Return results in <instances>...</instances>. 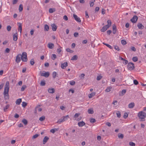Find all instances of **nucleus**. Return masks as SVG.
<instances>
[{
	"label": "nucleus",
	"instance_id": "0eeeda50",
	"mask_svg": "<svg viewBox=\"0 0 146 146\" xmlns=\"http://www.w3.org/2000/svg\"><path fill=\"white\" fill-rule=\"evenodd\" d=\"M73 16L74 19L76 21L79 22H81V20L80 18L78 17L77 15L74 14Z\"/></svg>",
	"mask_w": 146,
	"mask_h": 146
},
{
	"label": "nucleus",
	"instance_id": "680f3d73",
	"mask_svg": "<svg viewBox=\"0 0 146 146\" xmlns=\"http://www.w3.org/2000/svg\"><path fill=\"white\" fill-rule=\"evenodd\" d=\"M133 82L134 84L136 85H137L138 84V82L137 80H134Z\"/></svg>",
	"mask_w": 146,
	"mask_h": 146
},
{
	"label": "nucleus",
	"instance_id": "dca6fc26",
	"mask_svg": "<svg viewBox=\"0 0 146 146\" xmlns=\"http://www.w3.org/2000/svg\"><path fill=\"white\" fill-rule=\"evenodd\" d=\"M48 91L49 93L53 94L54 92L55 91V90L53 88H50L48 89Z\"/></svg>",
	"mask_w": 146,
	"mask_h": 146
},
{
	"label": "nucleus",
	"instance_id": "4be33fe9",
	"mask_svg": "<svg viewBox=\"0 0 146 146\" xmlns=\"http://www.w3.org/2000/svg\"><path fill=\"white\" fill-rule=\"evenodd\" d=\"M107 22L108 23V25H106L107 26V28H109L111 26V21L110 20H108Z\"/></svg>",
	"mask_w": 146,
	"mask_h": 146
},
{
	"label": "nucleus",
	"instance_id": "f03ea898",
	"mask_svg": "<svg viewBox=\"0 0 146 146\" xmlns=\"http://www.w3.org/2000/svg\"><path fill=\"white\" fill-rule=\"evenodd\" d=\"M137 116L140 119H141L142 121H143L144 120L143 119L146 117V113L143 111H141L138 113Z\"/></svg>",
	"mask_w": 146,
	"mask_h": 146
},
{
	"label": "nucleus",
	"instance_id": "052dcab7",
	"mask_svg": "<svg viewBox=\"0 0 146 146\" xmlns=\"http://www.w3.org/2000/svg\"><path fill=\"white\" fill-rule=\"evenodd\" d=\"M126 92V90H123L121 91V94H122V95H124L125 93Z\"/></svg>",
	"mask_w": 146,
	"mask_h": 146
},
{
	"label": "nucleus",
	"instance_id": "2eb2a0df",
	"mask_svg": "<svg viewBox=\"0 0 146 146\" xmlns=\"http://www.w3.org/2000/svg\"><path fill=\"white\" fill-rule=\"evenodd\" d=\"M137 26L138 28L139 29H143L144 27V26L141 23H138L137 24Z\"/></svg>",
	"mask_w": 146,
	"mask_h": 146
},
{
	"label": "nucleus",
	"instance_id": "79ce46f5",
	"mask_svg": "<svg viewBox=\"0 0 146 146\" xmlns=\"http://www.w3.org/2000/svg\"><path fill=\"white\" fill-rule=\"evenodd\" d=\"M88 112L89 114H92L94 113V111L93 110L89 109L88 110Z\"/></svg>",
	"mask_w": 146,
	"mask_h": 146
},
{
	"label": "nucleus",
	"instance_id": "6e6d98bb",
	"mask_svg": "<svg viewBox=\"0 0 146 146\" xmlns=\"http://www.w3.org/2000/svg\"><path fill=\"white\" fill-rule=\"evenodd\" d=\"M128 116V115L126 113H125L123 116V117L125 119H126Z\"/></svg>",
	"mask_w": 146,
	"mask_h": 146
},
{
	"label": "nucleus",
	"instance_id": "bb28decb",
	"mask_svg": "<svg viewBox=\"0 0 146 146\" xmlns=\"http://www.w3.org/2000/svg\"><path fill=\"white\" fill-rule=\"evenodd\" d=\"M64 121V120H63V118L62 117L61 118V119H59L58 120V121L57 122V123H58L59 124H60L62 122Z\"/></svg>",
	"mask_w": 146,
	"mask_h": 146
},
{
	"label": "nucleus",
	"instance_id": "5fc2aeb1",
	"mask_svg": "<svg viewBox=\"0 0 146 146\" xmlns=\"http://www.w3.org/2000/svg\"><path fill=\"white\" fill-rule=\"evenodd\" d=\"M27 105V103L25 102H23L22 103V106L23 107H25Z\"/></svg>",
	"mask_w": 146,
	"mask_h": 146
},
{
	"label": "nucleus",
	"instance_id": "4c0bfd02",
	"mask_svg": "<svg viewBox=\"0 0 146 146\" xmlns=\"http://www.w3.org/2000/svg\"><path fill=\"white\" fill-rule=\"evenodd\" d=\"M95 1V0H94L93 1H90V7H92L94 5V2Z\"/></svg>",
	"mask_w": 146,
	"mask_h": 146
},
{
	"label": "nucleus",
	"instance_id": "c85d7f7f",
	"mask_svg": "<svg viewBox=\"0 0 146 146\" xmlns=\"http://www.w3.org/2000/svg\"><path fill=\"white\" fill-rule=\"evenodd\" d=\"M118 136L119 138H121V139H122L124 136L123 135V134L120 133H118Z\"/></svg>",
	"mask_w": 146,
	"mask_h": 146
},
{
	"label": "nucleus",
	"instance_id": "9d476101",
	"mask_svg": "<svg viewBox=\"0 0 146 146\" xmlns=\"http://www.w3.org/2000/svg\"><path fill=\"white\" fill-rule=\"evenodd\" d=\"M68 66V63L67 62H65L64 63L61 64V67L62 68L64 69L66 68V67Z\"/></svg>",
	"mask_w": 146,
	"mask_h": 146
},
{
	"label": "nucleus",
	"instance_id": "4d7b16f0",
	"mask_svg": "<svg viewBox=\"0 0 146 146\" xmlns=\"http://www.w3.org/2000/svg\"><path fill=\"white\" fill-rule=\"evenodd\" d=\"M121 42L122 44L123 45H125L127 43L126 41L124 40H121Z\"/></svg>",
	"mask_w": 146,
	"mask_h": 146
},
{
	"label": "nucleus",
	"instance_id": "a878e982",
	"mask_svg": "<svg viewBox=\"0 0 146 146\" xmlns=\"http://www.w3.org/2000/svg\"><path fill=\"white\" fill-rule=\"evenodd\" d=\"M78 57L77 55H75L72 56L71 60H76L77 59Z\"/></svg>",
	"mask_w": 146,
	"mask_h": 146
},
{
	"label": "nucleus",
	"instance_id": "c03bdc74",
	"mask_svg": "<svg viewBox=\"0 0 146 146\" xmlns=\"http://www.w3.org/2000/svg\"><path fill=\"white\" fill-rule=\"evenodd\" d=\"M45 119V117L44 116H42L41 117L39 118V120L40 121H42Z\"/></svg>",
	"mask_w": 146,
	"mask_h": 146
},
{
	"label": "nucleus",
	"instance_id": "72a5a7b5",
	"mask_svg": "<svg viewBox=\"0 0 146 146\" xmlns=\"http://www.w3.org/2000/svg\"><path fill=\"white\" fill-rule=\"evenodd\" d=\"M57 75L56 72H54L52 74V77L54 78H56V75Z\"/></svg>",
	"mask_w": 146,
	"mask_h": 146
},
{
	"label": "nucleus",
	"instance_id": "69168bd1",
	"mask_svg": "<svg viewBox=\"0 0 146 146\" xmlns=\"http://www.w3.org/2000/svg\"><path fill=\"white\" fill-rule=\"evenodd\" d=\"M131 49L132 51H133L134 52L136 50L135 48L133 46H131Z\"/></svg>",
	"mask_w": 146,
	"mask_h": 146
},
{
	"label": "nucleus",
	"instance_id": "2f4dec72",
	"mask_svg": "<svg viewBox=\"0 0 146 146\" xmlns=\"http://www.w3.org/2000/svg\"><path fill=\"white\" fill-rule=\"evenodd\" d=\"M22 122L25 125H26L27 124L28 122L27 120L25 119H23L22 121Z\"/></svg>",
	"mask_w": 146,
	"mask_h": 146
},
{
	"label": "nucleus",
	"instance_id": "8fccbe9b",
	"mask_svg": "<svg viewBox=\"0 0 146 146\" xmlns=\"http://www.w3.org/2000/svg\"><path fill=\"white\" fill-rule=\"evenodd\" d=\"M11 27L10 25H8L7 27V29L8 31H9L11 30Z\"/></svg>",
	"mask_w": 146,
	"mask_h": 146
},
{
	"label": "nucleus",
	"instance_id": "f3484780",
	"mask_svg": "<svg viewBox=\"0 0 146 146\" xmlns=\"http://www.w3.org/2000/svg\"><path fill=\"white\" fill-rule=\"evenodd\" d=\"M135 106V103L134 102H131L128 105V108H132Z\"/></svg>",
	"mask_w": 146,
	"mask_h": 146
},
{
	"label": "nucleus",
	"instance_id": "774afa93",
	"mask_svg": "<svg viewBox=\"0 0 146 146\" xmlns=\"http://www.w3.org/2000/svg\"><path fill=\"white\" fill-rule=\"evenodd\" d=\"M114 48L117 51H119V49L118 46H114Z\"/></svg>",
	"mask_w": 146,
	"mask_h": 146
},
{
	"label": "nucleus",
	"instance_id": "393cba45",
	"mask_svg": "<svg viewBox=\"0 0 146 146\" xmlns=\"http://www.w3.org/2000/svg\"><path fill=\"white\" fill-rule=\"evenodd\" d=\"M56 11L55 8H50L49 10V12L50 13H52Z\"/></svg>",
	"mask_w": 146,
	"mask_h": 146
},
{
	"label": "nucleus",
	"instance_id": "1a4fd4ad",
	"mask_svg": "<svg viewBox=\"0 0 146 146\" xmlns=\"http://www.w3.org/2000/svg\"><path fill=\"white\" fill-rule=\"evenodd\" d=\"M47 46L49 48L52 49L54 47V44L50 42L48 44Z\"/></svg>",
	"mask_w": 146,
	"mask_h": 146
},
{
	"label": "nucleus",
	"instance_id": "4468645a",
	"mask_svg": "<svg viewBox=\"0 0 146 146\" xmlns=\"http://www.w3.org/2000/svg\"><path fill=\"white\" fill-rule=\"evenodd\" d=\"M78 125L79 127H81L85 125V123L83 121L79 122L78 123Z\"/></svg>",
	"mask_w": 146,
	"mask_h": 146
},
{
	"label": "nucleus",
	"instance_id": "e433bc0d",
	"mask_svg": "<svg viewBox=\"0 0 146 146\" xmlns=\"http://www.w3.org/2000/svg\"><path fill=\"white\" fill-rule=\"evenodd\" d=\"M26 87L27 86L25 85H23L21 88V91H24Z\"/></svg>",
	"mask_w": 146,
	"mask_h": 146
},
{
	"label": "nucleus",
	"instance_id": "09e8293b",
	"mask_svg": "<svg viewBox=\"0 0 146 146\" xmlns=\"http://www.w3.org/2000/svg\"><path fill=\"white\" fill-rule=\"evenodd\" d=\"M70 83V85H72V86H73V85H74L75 84V82L74 81H71L70 82V83Z\"/></svg>",
	"mask_w": 146,
	"mask_h": 146
},
{
	"label": "nucleus",
	"instance_id": "3c124183",
	"mask_svg": "<svg viewBox=\"0 0 146 146\" xmlns=\"http://www.w3.org/2000/svg\"><path fill=\"white\" fill-rule=\"evenodd\" d=\"M102 76L100 75L98 76L97 77V80H100L102 78Z\"/></svg>",
	"mask_w": 146,
	"mask_h": 146
},
{
	"label": "nucleus",
	"instance_id": "37998d69",
	"mask_svg": "<svg viewBox=\"0 0 146 146\" xmlns=\"http://www.w3.org/2000/svg\"><path fill=\"white\" fill-rule=\"evenodd\" d=\"M90 122L91 123H94L96 122V120L94 118H90Z\"/></svg>",
	"mask_w": 146,
	"mask_h": 146
},
{
	"label": "nucleus",
	"instance_id": "864d4df0",
	"mask_svg": "<svg viewBox=\"0 0 146 146\" xmlns=\"http://www.w3.org/2000/svg\"><path fill=\"white\" fill-rule=\"evenodd\" d=\"M129 145L131 146H135V144L132 142H130L129 143Z\"/></svg>",
	"mask_w": 146,
	"mask_h": 146
},
{
	"label": "nucleus",
	"instance_id": "ddd939ff",
	"mask_svg": "<svg viewBox=\"0 0 146 146\" xmlns=\"http://www.w3.org/2000/svg\"><path fill=\"white\" fill-rule=\"evenodd\" d=\"M52 27V30L53 31H56V30L57 27L54 24H53L51 25Z\"/></svg>",
	"mask_w": 146,
	"mask_h": 146
},
{
	"label": "nucleus",
	"instance_id": "7ed1b4c3",
	"mask_svg": "<svg viewBox=\"0 0 146 146\" xmlns=\"http://www.w3.org/2000/svg\"><path fill=\"white\" fill-rule=\"evenodd\" d=\"M21 59L23 61L26 62L27 61L28 59L27 58V54L26 52H24L22 53L21 55Z\"/></svg>",
	"mask_w": 146,
	"mask_h": 146
},
{
	"label": "nucleus",
	"instance_id": "aec40b11",
	"mask_svg": "<svg viewBox=\"0 0 146 146\" xmlns=\"http://www.w3.org/2000/svg\"><path fill=\"white\" fill-rule=\"evenodd\" d=\"M22 102V99L21 98H19L16 100L15 102L16 104L17 105H19Z\"/></svg>",
	"mask_w": 146,
	"mask_h": 146
},
{
	"label": "nucleus",
	"instance_id": "f8f14e48",
	"mask_svg": "<svg viewBox=\"0 0 146 146\" xmlns=\"http://www.w3.org/2000/svg\"><path fill=\"white\" fill-rule=\"evenodd\" d=\"M49 138L47 136H45L44 138L43 141V144H45L48 141V140L49 139Z\"/></svg>",
	"mask_w": 146,
	"mask_h": 146
},
{
	"label": "nucleus",
	"instance_id": "bf43d9fd",
	"mask_svg": "<svg viewBox=\"0 0 146 146\" xmlns=\"http://www.w3.org/2000/svg\"><path fill=\"white\" fill-rule=\"evenodd\" d=\"M80 115V113H76L74 115V117L75 118H77L78 116Z\"/></svg>",
	"mask_w": 146,
	"mask_h": 146
},
{
	"label": "nucleus",
	"instance_id": "473e14b6",
	"mask_svg": "<svg viewBox=\"0 0 146 146\" xmlns=\"http://www.w3.org/2000/svg\"><path fill=\"white\" fill-rule=\"evenodd\" d=\"M117 117L118 118H120L121 116L120 112L119 111H117L116 113Z\"/></svg>",
	"mask_w": 146,
	"mask_h": 146
},
{
	"label": "nucleus",
	"instance_id": "e2e57ef3",
	"mask_svg": "<svg viewBox=\"0 0 146 146\" xmlns=\"http://www.w3.org/2000/svg\"><path fill=\"white\" fill-rule=\"evenodd\" d=\"M39 136V135L37 134H36L34 135L33 137V139H35L36 138Z\"/></svg>",
	"mask_w": 146,
	"mask_h": 146
},
{
	"label": "nucleus",
	"instance_id": "c9c22d12",
	"mask_svg": "<svg viewBox=\"0 0 146 146\" xmlns=\"http://www.w3.org/2000/svg\"><path fill=\"white\" fill-rule=\"evenodd\" d=\"M30 63L31 65H33L35 63L34 60L32 59L30 61Z\"/></svg>",
	"mask_w": 146,
	"mask_h": 146
},
{
	"label": "nucleus",
	"instance_id": "b1692460",
	"mask_svg": "<svg viewBox=\"0 0 146 146\" xmlns=\"http://www.w3.org/2000/svg\"><path fill=\"white\" fill-rule=\"evenodd\" d=\"M95 95V92H92L91 94H89L88 97L89 98H91L94 96Z\"/></svg>",
	"mask_w": 146,
	"mask_h": 146
},
{
	"label": "nucleus",
	"instance_id": "a18cd8bd",
	"mask_svg": "<svg viewBox=\"0 0 146 146\" xmlns=\"http://www.w3.org/2000/svg\"><path fill=\"white\" fill-rule=\"evenodd\" d=\"M56 57V56L55 54H52L51 58L53 60H54Z\"/></svg>",
	"mask_w": 146,
	"mask_h": 146
},
{
	"label": "nucleus",
	"instance_id": "a19ab883",
	"mask_svg": "<svg viewBox=\"0 0 146 146\" xmlns=\"http://www.w3.org/2000/svg\"><path fill=\"white\" fill-rule=\"evenodd\" d=\"M9 107V104L7 105L4 108L3 110L4 111H6V110Z\"/></svg>",
	"mask_w": 146,
	"mask_h": 146
},
{
	"label": "nucleus",
	"instance_id": "338daca9",
	"mask_svg": "<svg viewBox=\"0 0 146 146\" xmlns=\"http://www.w3.org/2000/svg\"><path fill=\"white\" fill-rule=\"evenodd\" d=\"M100 8L99 7H96L95 8V12H98Z\"/></svg>",
	"mask_w": 146,
	"mask_h": 146
},
{
	"label": "nucleus",
	"instance_id": "58836bf2",
	"mask_svg": "<svg viewBox=\"0 0 146 146\" xmlns=\"http://www.w3.org/2000/svg\"><path fill=\"white\" fill-rule=\"evenodd\" d=\"M132 60L134 62H136L138 60V58L137 56L134 57L132 58Z\"/></svg>",
	"mask_w": 146,
	"mask_h": 146
},
{
	"label": "nucleus",
	"instance_id": "5701e85b",
	"mask_svg": "<svg viewBox=\"0 0 146 146\" xmlns=\"http://www.w3.org/2000/svg\"><path fill=\"white\" fill-rule=\"evenodd\" d=\"M59 129V128L52 129L50 130V132L53 133H54L56 131H58Z\"/></svg>",
	"mask_w": 146,
	"mask_h": 146
},
{
	"label": "nucleus",
	"instance_id": "20e7f679",
	"mask_svg": "<svg viewBox=\"0 0 146 146\" xmlns=\"http://www.w3.org/2000/svg\"><path fill=\"white\" fill-rule=\"evenodd\" d=\"M127 68L129 70H133L135 68L134 64L132 62L129 63L127 65Z\"/></svg>",
	"mask_w": 146,
	"mask_h": 146
},
{
	"label": "nucleus",
	"instance_id": "9b49d317",
	"mask_svg": "<svg viewBox=\"0 0 146 146\" xmlns=\"http://www.w3.org/2000/svg\"><path fill=\"white\" fill-rule=\"evenodd\" d=\"M113 33V34H115L117 31V28L116 25L114 24L112 26Z\"/></svg>",
	"mask_w": 146,
	"mask_h": 146
},
{
	"label": "nucleus",
	"instance_id": "f257e3e1",
	"mask_svg": "<svg viewBox=\"0 0 146 146\" xmlns=\"http://www.w3.org/2000/svg\"><path fill=\"white\" fill-rule=\"evenodd\" d=\"M9 81H7L5 85L3 93V95L5 100L8 99L9 98V96L8 94L9 88Z\"/></svg>",
	"mask_w": 146,
	"mask_h": 146
},
{
	"label": "nucleus",
	"instance_id": "0e129e2a",
	"mask_svg": "<svg viewBox=\"0 0 146 146\" xmlns=\"http://www.w3.org/2000/svg\"><path fill=\"white\" fill-rule=\"evenodd\" d=\"M74 36L75 37H76L78 36V33H74Z\"/></svg>",
	"mask_w": 146,
	"mask_h": 146
},
{
	"label": "nucleus",
	"instance_id": "ea45409f",
	"mask_svg": "<svg viewBox=\"0 0 146 146\" xmlns=\"http://www.w3.org/2000/svg\"><path fill=\"white\" fill-rule=\"evenodd\" d=\"M23 10V7L22 4H20L19 7V10L20 11H22Z\"/></svg>",
	"mask_w": 146,
	"mask_h": 146
},
{
	"label": "nucleus",
	"instance_id": "49530a36",
	"mask_svg": "<svg viewBox=\"0 0 146 146\" xmlns=\"http://www.w3.org/2000/svg\"><path fill=\"white\" fill-rule=\"evenodd\" d=\"M111 87H108L105 90L106 92H108L111 91Z\"/></svg>",
	"mask_w": 146,
	"mask_h": 146
},
{
	"label": "nucleus",
	"instance_id": "39448f33",
	"mask_svg": "<svg viewBox=\"0 0 146 146\" xmlns=\"http://www.w3.org/2000/svg\"><path fill=\"white\" fill-rule=\"evenodd\" d=\"M21 54H18L16 57L15 61L17 63H19L21 59Z\"/></svg>",
	"mask_w": 146,
	"mask_h": 146
},
{
	"label": "nucleus",
	"instance_id": "f704fd0d",
	"mask_svg": "<svg viewBox=\"0 0 146 146\" xmlns=\"http://www.w3.org/2000/svg\"><path fill=\"white\" fill-rule=\"evenodd\" d=\"M103 44H104L105 45H106L107 47L109 48H110L111 49H112V47L111 45H109V44H107L106 43H103Z\"/></svg>",
	"mask_w": 146,
	"mask_h": 146
},
{
	"label": "nucleus",
	"instance_id": "a211bd4d",
	"mask_svg": "<svg viewBox=\"0 0 146 146\" xmlns=\"http://www.w3.org/2000/svg\"><path fill=\"white\" fill-rule=\"evenodd\" d=\"M19 26L18 30H20V33H21L22 30V24L20 23H18Z\"/></svg>",
	"mask_w": 146,
	"mask_h": 146
},
{
	"label": "nucleus",
	"instance_id": "603ef678",
	"mask_svg": "<svg viewBox=\"0 0 146 146\" xmlns=\"http://www.w3.org/2000/svg\"><path fill=\"white\" fill-rule=\"evenodd\" d=\"M60 48H58L57 50V52L58 53H60V52L62 51V50L61 48H62L59 46Z\"/></svg>",
	"mask_w": 146,
	"mask_h": 146
},
{
	"label": "nucleus",
	"instance_id": "cd10ccee",
	"mask_svg": "<svg viewBox=\"0 0 146 146\" xmlns=\"http://www.w3.org/2000/svg\"><path fill=\"white\" fill-rule=\"evenodd\" d=\"M49 29L48 26L47 25H45L44 27V30L48 31Z\"/></svg>",
	"mask_w": 146,
	"mask_h": 146
},
{
	"label": "nucleus",
	"instance_id": "6e6552de",
	"mask_svg": "<svg viewBox=\"0 0 146 146\" xmlns=\"http://www.w3.org/2000/svg\"><path fill=\"white\" fill-rule=\"evenodd\" d=\"M44 72V73H42L41 74V76H44L46 78H47L49 76V72Z\"/></svg>",
	"mask_w": 146,
	"mask_h": 146
},
{
	"label": "nucleus",
	"instance_id": "6ab92c4d",
	"mask_svg": "<svg viewBox=\"0 0 146 146\" xmlns=\"http://www.w3.org/2000/svg\"><path fill=\"white\" fill-rule=\"evenodd\" d=\"M13 40L15 41H17V33L14 34L13 35Z\"/></svg>",
	"mask_w": 146,
	"mask_h": 146
},
{
	"label": "nucleus",
	"instance_id": "de8ad7c7",
	"mask_svg": "<svg viewBox=\"0 0 146 146\" xmlns=\"http://www.w3.org/2000/svg\"><path fill=\"white\" fill-rule=\"evenodd\" d=\"M40 107V105H38L35 108V110L34 112H35V114L37 113V109H36L37 108H39V107Z\"/></svg>",
	"mask_w": 146,
	"mask_h": 146
},
{
	"label": "nucleus",
	"instance_id": "13d9d810",
	"mask_svg": "<svg viewBox=\"0 0 146 146\" xmlns=\"http://www.w3.org/2000/svg\"><path fill=\"white\" fill-rule=\"evenodd\" d=\"M66 51L67 52H69L70 53H72L73 51L72 50H70V48H68L66 49Z\"/></svg>",
	"mask_w": 146,
	"mask_h": 146
},
{
	"label": "nucleus",
	"instance_id": "412c9836",
	"mask_svg": "<svg viewBox=\"0 0 146 146\" xmlns=\"http://www.w3.org/2000/svg\"><path fill=\"white\" fill-rule=\"evenodd\" d=\"M108 28H107V26L105 25L101 29V31L102 32H104Z\"/></svg>",
	"mask_w": 146,
	"mask_h": 146
},
{
	"label": "nucleus",
	"instance_id": "423d86ee",
	"mask_svg": "<svg viewBox=\"0 0 146 146\" xmlns=\"http://www.w3.org/2000/svg\"><path fill=\"white\" fill-rule=\"evenodd\" d=\"M138 19V17L136 15H134L133 17L131 19V21L133 23H136Z\"/></svg>",
	"mask_w": 146,
	"mask_h": 146
},
{
	"label": "nucleus",
	"instance_id": "c756f323",
	"mask_svg": "<svg viewBox=\"0 0 146 146\" xmlns=\"http://www.w3.org/2000/svg\"><path fill=\"white\" fill-rule=\"evenodd\" d=\"M46 84V83L45 82L44 80H42L41 81L40 83V85L41 86H44Z\"/></svg>",
	"mask_w": 146,
	"mask_h": 146
},
{
	"label": "nucleus",
	"instance_id": "7c9ffc66",
	"mask_svg": "<svg viewBox=\"0 0 146 146\" xmlns=\"http://www.w3.org/2000/svg\"><path fill=\"white\" fill-rule=\"evenodd\" d=\"M69 117V115H67L66 116H63L62 117L63 118V120L64 121H66V120L68 119Z\"/></svg>",
	"mask_w": 146,
	"mask_h": 146
}]
</instances>
